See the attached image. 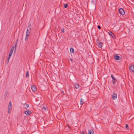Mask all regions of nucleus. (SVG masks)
<instances>
[{
    "instance_id": "1",
    "label": "nucleus",
    "mask_w": 134,
    "mask_h": 134,
    "mask_svg": "<svg viewBox=\"0 0 134 134\" xmlns=\"http://www.w3.org/2000/svg\"><path fill=\"white\" fill-rule=\"evenodd\" d=\"M31 29H32V25L31 24H30L28 26L27 29V30L26 32H27V33H28L30 34L31 32Z\"/></svg>"
},
{
    "instance_id": "2",
    "label": "nucleus",
    "mask_w": 134,
    "mask_h": 134,
    "mask_svg": "<svg viewBox=\"0 0 134 134\" xmlns=\"http://www.w3.org/2000/svg\"><path fill=\"white\" fill-rule=\"evenodd\" d=\"M114 58L116 60H119L121 59L120 57L117 54H115L114 55Z\"/></svg>"
},
{
    "instance_id": "3",
    "label": "nucleus",
    "mask_w": 134,
    "mask_h": 134,
    "mask_svg": "<svg viewBox=\"0 0 134 134\" xmlns=\"http://www.w3.org/2000/svg\"><path fill=\"white\" fill-rule=\"evenodd\" d=\"M111 77L112 79V82H113V84L114 85L115 84V82L117 81V80L114 77L113 75L112 74L111 75Z\"/></svg>"
},
{
    "instance_id": "4",
    "label": "nucleus",
    "mask_w": 134,
    "mask_h": 134,
    "mask_svg": "<svg viewBox=\"0 0 134 134\" xmlns=\"http://www.w3.org/2000/svg\"><path fill=\"white\" fill-rule=\"evenodd\" d=\"M119 12L122 15H123L125 14V12L124 10L122 8H120L119 10Z\"/></svg>"
},
{
    "instance_id": "5",
    "label": "nucleus",
    "mask_w": 134,
    "mask_h": 134,
    "mask_svg": "<svg viewBox=\"0 0 134 134\" xmlns=\"http://www.w3.org/2000/svg\"><path fill=\"white\" fill-rule=\"evenodd\" d=\"M109 34L111 36L113 39L115 38V37L114 34L112 33V32L110 31L108 32Z\"/></svg>"
},
{
    "instance_id": "6",
    "label": "nucleus",
    "mask_w": 134,
    "mask_h": 134,
    "mask_svg": "<svg viewBox=\"0 0 134 134\" xmlns=\"http://www.w3.org/2000/svg\"><path fill=\"white\" fill-rule=\"evenodd\" d=\"M24 113L26 115H28L31 114L32 112L30 111L26 110L24 112Z\"/></svg>"
},
{
    "instance_id": "7",
    "label": "nucleus",
    "mask_w": 134,
    "mask_h": 134,
    "mask_svg": "<svg viewBox=\"0 0 134 134\" xmlns=\"http://www.w3.org/2000/svg\"><path fill=\"white\" fill-rule=\"evenodd\" d=\"M31 89L34 92H35L36 91V87L34 85H33L31 86Z\"/></svg>"
},
{
    "instance_id": "8",
    "label": "nucleus",
    "mask_w": 134,
    "mask_h": 134,
    "mask_svg": "<svg viewBox=\"0 0 134 134\" xmlns=\"http://www.w3.org/2000/svg\"><path fill=\"white\" fill-rule=\"evenodd\" d=\"M129 69L130 71H132L133 73L134 72V65H132L130 66V67Z\"/></svg>"
},
{
    "instance_id": "9",
    "label": "nucleus",
    "mask_w": 134,
    "mask_h": 134,
    "mask_svg": "<svg viewBox=\"0 0 134 134\" xmlns=\"http://www.w3.org/2000/svg\"><path fill=\"white\" fill-rule=\"evenodd\" d=\"M97 40L96 41L97 43V44H98L99 47L100 48H101L103 44L101 42L99 43V42L97 41Z\"/></svg>"
},
{
    "instance_id": "10",
    "label": "nucleus",
    "mask_w": 134,
    "mask_h": 134,
    "mask_svg": "<svg viewBox=\"0 0 134 134\" xmlns=\"http://www.w3.org/2000/svg\"><path fill=\"white\" fill-rule=\"evenodd\" d=\"M117 97V95L115 93H114L112 96V98L114 100L116 99Z\"/></svg>"
},
{
    "instance_id": "11",
    "label": "nucleus",
    "mask_w": 134,
    "mask_h": 134,
    "mask_svg": "<svg viewBox=\"0 0 134 134\" xmlns=\"http://www.w3.org/2000/svg\"><path fill=\"white\" fill-rule=\"evenodd\" d=\"M12 103L11 102H10L9 103V105L8 107V108L9 109H12Z\"/></svg>"
},
{
    "instance_id": "12",
    "label": "nucleus",
    "mask_w": 134,
    "mask_h": 134,
    "mask_svg": "<svg viewBox=\"0 0 134 134\" xmlns=\"http://www.w3.org/2000/svg\"><path fill=\"white\" fill-rule=\"evenodd\" d=\"M70 51L71 53H74V49L73 48H70Z\"/></svg>"
},
{
    "instance_id": "13",
    "label": "nucleus",
    "mask_w": 134,
    "mask_h": 134,
    "mask_svg": "<svg viewBox=\"0 0 134 134\" xmlns=\"http://www.w3.org/2000/svg\"><path fill=\"white\" fill-rule=\"evenodd\" d=\"M94 131L92 130H91L88 132V134H93Z\"/></svg>"
},
{
    "instance_id": "14",
    "label": "nucleus",
    "mask_w": 134,
    "mask_h": 134,
    "mask_svg": "<svg viewBox=\"0 0 134 134\" xmlns=\"http://www.w3.org/2000/svg\"><path fill=\"white\" fill-rule=\"evenodd\" d=\"M26 105V106L24 108L25 109H26L27 108H28L29 106V105L28 104H26V103H25L24 104V105Z\"/></svg>"
},
{
    "instance_id": "15",
    "label": "nucleus",
    "mask_w": 134,
    "mask_h": 134,
    "mask_svg": "<svg viewBox=\"0 0 134 134\" xmlns=\"http://www.w3.org/2000/svg\"><path fill=\"white\" fill-rule=\"evenodd\" d=\"M13 52L12 51V50H10L8 56L10 57H11Z\"/></svg>"
},
{
    "instance_id": "16",
    "label": "nucleus",
    "mask_w": 134,
    "mask_h": 134,
    "mask_svg": "<svg viewBox=\"0 0 134 134\" xmlns=\"http://www.w3.org/2000/svg\"><path fill=\"white\" fill-rule=\"evenodd\" d=\"M75 88L76 89L79 88V85L77 84H75Z\"/></svg>"
},
{
    "instance_id": "17",
    "label": "nucleus",
    "mask_w": 134,
    "mask_h": 134,
    "mask_svg": "<svg viewBox=\"0 0 134 134\" xmlns=\"http://www.w3.org/2000/svg\"><path fill=\"white\" fill-rule=\"evenodd\" d=\"M29 76V71H27L26 72V77H28Z\"/></svg>"
},
{
    "instance_id": "18",
    "label": "nucleus",
    "mask_w": 134,
    "mask_h": 134,
    "mask_svg": "<svg viewBox=\"0 0 134 134\" xmlns=\"http://www.w3.org/2000/svg\"><path fill=\"white\" fill-rule=\"evenodd\" d=\"M8 94V91H7L5 93L4 96V97L6 98L7 96V94Z\"/></svg>"
},
{
    "instance_id": "19",
    "label": "nucleus",
    "mask_w": 134,
    "mask_h": 134,
    "mask_svg": "<svg viewBox=\"0 0 134 134\" xmlns=\"http://www.w3.org/2000/svg\"><path fill=\"white\" fill-rule=\"evenodd\" d=\"M18 39L17 40V41H16V42L15 43V51L16 50V47L17 46V42H18Z\"/></svg>"
},
{
    "instance_id": "20",
    "label": "nucleus",
    "mask_w": 134,
    "mask_h": 134,
    "mask_svg": "<svg viewBox=\"0 0 134 134\" xmlns=\"http://www.w3.org/2000/svg\"><path fill=\"white\" fill-rule=\"evenodd\" d=\"M30 35V34L28 33L27 32H26V37H28Z\"/></svg>"
},
{
    "instance_id": "21",
    "label": "nucleus",
    "mask_w": 134,
    "mask_h": 134,
    "mask_svg": "<svg viewBox=\"0 0 134 134\" xmlns=\"http://www.w3.org/2000/svg\"><path fill=\"white\" fill-rule=\"evenodd\" d=\"M68 6V4H66L64 5V7L65 8H66Z\"/></svg>"
},
{
    "instance_id": "22",
    "label": "nucleus",
    "mask_w": 134,
    "mask_h": 134,
    "mask_svg": "<svg viewBox=\"0 0 134 134\" xmlns=\"http://www.w3.org/2000/svg\"><path fill=\"white\" fill-rule=\"evenodd\" d=\"M83 100L82 99H81V100H80V104H83V101H82Z\"/></svg>"
},
{
    "instance_id": "23",
    "label": "nucleus",
    "mask_w": 134,
    "mask_h": 134,
    "mask_svg": "<svg viewBox=\"0 0 134 134\" xmlns=\"http://www.w3.org/2000/svg\"><path fill=\"white\" fill-rule=\"evenodd\" d=\"M42 109H44V110H46V107H43L42 108Z\"/></svg>"
},
{
    "instance_id": "24",
    "label": "nucleus",
    "mask_w": 134,
    "mask_h": 134,
    "mask_svg": "<svg viewBox=\"0 0 134 134\" xmlns=\"http://www.w3.org/2000/svg\"><path fill=\"white\" fill-rule=\"evenodd\" d=\"M125 126H125L126 128V129H128V127H129L128 125L127 124H126Z\"/></svg>"
},
{
    "instance_id": "25",
    "label": "nucleus",
    "mask_w": 134,
    "mask_h": 134,
    "mask_svg": "<svg viewBox=\"0 0 134 134\" xmlns=\"http://www.w3.org/2000/svg\"><path fill=\"white\" fill-rule=\"evenodd\" d=\"M11 58V57H8V58L7 59V61H9L10 59V58Z\"/></svg>"
},
{
    "instance_id": "26",
    "label": "nucleus",
    "mask_w": 134,
    "mask_h": 134,
    "mask_svg": "<svg viewBox=\"0 0 134 134\" xmlns=\"http://www.w3.org/2000/svg\"><path fill=\"white\" fill-rule=\"evenodd\" d=\"M97 27L99 29H101V26L99 25H98L97 26Z\"/></svg>"
},
{
    "instance_id": "27",
    "label": "nucleus",
    "mask_w": 134,
    "mask_h": 134,
    "mask_svg": "<svg viewBox=\"0 0 134 134\" xmlns=\"http://www.w3.org/2000/svg\"><path fill=\"white\" fill-rule=\"evenodd\" d=\"M11 109H9L8 108V113L9 114H10V110H11Z\"/></svg>"
},
{
    "instance_id": "28",
    "label": "nucleus",
    "mask_w": 134,
    "mask_h": 134,
    "mask_svg": "<svg viewBox=\"0 0 134 134\" xmlns=\"http://www.w3.org/2000/svg\"><path fill=\"white\" fill-rule=\"evenodd\" d=\"M14 46H13L12 47V48L10 50H12V51L13 52V49H14Z\"/></svg>"
},
{
    "instance_id": "29",
    "label": "nucleus",
    "mask_w": 134,
    "mask_h": 134,
    "mask_svg": "<svg viewBox=\"0 0 134 134\" xmlns=\"http://www.w3.org/2000/svg\"><path fill=\"white\" fill-rule=\"evenodd\" d=\"M61 31L63 32H64V29H62Z\"/></svg>"
},
{
    "instance_id": "30",
    "label": "nucleus",
    "mask_w": 134,
    "mask_h": 134,
    "mask_svg": "<svg viewBox=\"0 0 134 134\" xmlns=\"http://www.w3.org/2000/svg\"><path fill=\"white\" fill-rule=\"evenodd\" d=\"M81 134H86L84 131H82V132H81Z\"/></svg>"
},
{
    "instance_id": "31",
    "label": "nucleus",
    "mask_w": 134,
    "mask_h": 134,
    "mask_svg": "<svg viewBox=\"0 0 134 134\" xmlns=\"http://www.w3.org/2000/svg\"><path fill=\"white\" fill-rule=\"evenodd\" d=\"M28 39V37H25V41H26L27 40V39Z\"/></svg>"
},
{
    "instance_id": "32",
    "label": "nucleus",
    "mask_w": 134,
    "mask_h": 134,
    "mask_svg": "<svg viewBox=\"0 0 134 134\" xmlns=\"http://www.w3.org/2000/svg\"><path fill=\"white\" fill-rule=\"evenodd\" d=\"M64 93V92L63 91H61V93Z\"/></svg>"
},
{
    "instance_id": "33",
    "label": "nucleus",
    "mask_w": 134,
    "mask_h": 134,
    "mask_svg": "<svg viewBox=\"0 0 134 134\" xmlns=\"http://www.w3.org/2000/svg\"><path fill=\"white\" fill-rule=\"evenodd\" d=\"M9 61H7V64H8V63H9Z\"/></svg>"
},
{
    "instance_id": "34",
    "label": "nucleus",
    "mask_w": 134,
    "mask_h": 134,
    "mask_svg": "<svg viewBox=\"0 0 134 134\" xmlns=\"http://www.w3.org/2000/svg\"><path fill=\"white\" fill-rule=\"evenodd\" d=\"M70 60L71 61H73V60L72 59L70 58Z\"/></svg>"
},
{
    "instance_id": "35",
    "label": "nucleus",
    "mask_w": 134,
    "mask_h": 134,
    "mask_svg": "<svg viewBox=\"0 0 134 134\" xmlns=\"http://www.w3.org/2000/svg\"><path fill=\"white\" fill-rule=\"evenodd\" d=\"M94 5H95V6H96V4H95L94 3Z\"/></svg>"
}]
</instances>
